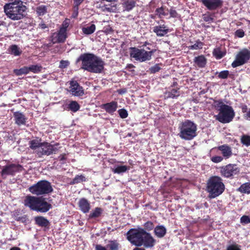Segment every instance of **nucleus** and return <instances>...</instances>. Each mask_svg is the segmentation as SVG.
I'll return each mask as SVG.
<instances>
[{
  "instance_id": "f257e3e1",
  "label": "nucleus",
  "mask_w": 250,
  "mask_h": 250,
  "mask_svg": "<svg viewBox=\"0 0 250 250\" xmlns=\"http://www.w3.org/2000/svg\"><path fill=\"white\" fill-rule=\"evenodd\" d=\"M127 240L137 247L143 246L146 249H151L155 245L156 240L151 234L143 228L131 229L126 233Z\"/></svg>"
},
{
  "instance_id": "f03ea898",
  "label": "nucleus",
  "mask_w": 250,
  "mask_h": 250,
  "mask_svg": "<svg viewBox=\"0 0 250 250\" xmlns=\"http://www.w3.org/2000/svg\"><path fill=\"white\" fill-rule=\"evenodd\" d=\"M80 62H82V69L94 73H101L105 65L101 58L90 53L81 54L76 60L77 63Z\"/></svg>"
},
{
  "instance_id": "7ed1b4c3",
  "label": "nucleus",
  "mask_w": 250,
  "mask_h": 250,
  "mask_svg": "<svg viewBox=\"0 0 250 250\" xmlns=\"http://www.w3.org/2000/svg\"><path fill=\"white\" fill-rule=\"evenodd\" d=\"M8 2L3 6L7 17L13 21L22 19L25 17L27 8L21 0H8Z\"/></svg>"
},
{
  "instance_id": "20e7f679",
  "label": "nucleus",
  "mask_w": 250,
  "mask_h": 250,
  "mask_svg": "<svg viewBox=\"0 0 250 250\" xmlns=\"http://www.w3.org/2000/svg\"><path fill=\"white\" fill-rule=\"evenodd\" d=\"M24 205L30 210L41 213L48 211L52 207V205L47 202L42 196L27 195L23 200Z\"/></svg>"
},
{
  "instance_id": "39448f33",
  "label": "nucleus",
  "mask_w": 250,
  "mask_h": 250,
  "mask_svg": "<svg viewBox=\"0 0 250 250\" xmlns=\"http://www.w3.org/2000/svg\"><path fill=\"white\" fill-rule=\"evenodd\" d=\"M213 105L215 108L219 111L215 115L216 120L223 124L231 122L235 116V112L231 106L226 104L222 99L213 100Z\"/></svg>"
},
{
  "instance_id": "423d86ee",
  "label": "nucleus",
  "mask_w": 250,
  "mask_h": 250,
  "mask_svg": "<svg viewBox=\"0 0 250 250\" xmlns=\"http://www.w3.org/2000/svg\"><path fill=\"white\" fill-rule=\"evenodd\" d=\"M223 180L218 176H212L207 182L206 191L209 199H214L221 195L225 191Z\"/></svg>"
},
{
  "instance_id": "0eeeda50",
  "label": "nucleus",
  "mask_w": 250,
  "mask_h": 250,
  "mask_svg": "<svg viewBox=\"0 0 250 250\" xmlns=\"http://www.w3.org/2000/svg\"><path fill=\"white\" fill-rule=\"evenodd\" d=\"M179 137L185 140H191L197 136V125L189 120L182 122L179 126Z\"/></svg>"
},
{
  "instance_id": "6e6552de",
  "label": "nucleus",
  "mask_w": 250,
  "mask_h": 250,
  "mask_svg": "<svg viewBox=\"0 0 250 250\" xmlns=\"http://www.w3.org/2000/svg\"><path fill=\"white\" fill-rule=\"evenodd\" d=\"M30 192L34 195L40 196L51 193L53 189L51 183L47 180H41L28 188Z\"/></svg>"
},
{
  "instance_id": "1a4fd4ad",
  "label": "nucleus",
  "mask_w": 250,
  "mask_h": 250,
  "mask_svg": "<svg viewBox=\"0 0 250 250\" xmlns=\"http://www.w3.org/2000/svg\"><path fill=\"white\" fill-rule=\"evenodd\" d=\"M129 49L130 57L140 62L150 60L152 55L156 51V49H152L147 51L144 49H139L135 47H130Z\"/></svg>"
},
{
  "instance_id": "9d476101",
  "label": "nucleus",
  "mask_w": 250,
  "mask_h": 250,
  "mask_svg": "<svg viewBox=\"0 0 250 250\" xmlns=\"http://www.w3.org/2000/svg\"><path fill=\"white\" fill-rule=\"evenodd\" d=\"M24 169L20 164L11 163L3 167L0 174L3 179L7 175L14 176L16 173L22 172Z\"/></svg>"
},
{
  "instance_id": "9b49d317",
  "label": "nucleus",
  "mask_w": 250,
  "mask_h": 250,
  "mask_svg": "<svg viewBox=\"0 0 250 250\" xmlns=\"http://www.w3.org/2000/svg\"><path fill=\"white\" fill-rule=\"evenodd\" d=\"M250 59V50L244 48L237 54L235 60L232 62L231 66L236 68L246 63Z\"/></svg>"
},
{
  "instance_id": "f8f14e48",
  "label": "nucleus",
  "mask_w": 250,
  "mask_h": 250,
  "mask_svg": "<svg viewBox=\"0 0 250 250\" xmlns=\"http://www.w3.org/2000/svg\"><path fill=\"white\" fill-rule=\"evenodd\" d=\"M58 149L53 145L47 142L42 143L39 149L36 150V153L39 157H42L43 155L49 156L51 154L55 153Z\"/></svg>"
},
{
  "instance_id": "ddd939ff",
  "label": "nucleus",
  "mask_w": 250,
  "mask_h": 250,
  "mask_svg": "<svg viewBox=\"0 0 250 250\" xmlns=\"http://www.w3.org/2000/svg\"><path fill=\"white\" fill-rule=\"evenodd\" d=\"M239 168L235 164H228L220 167V173L225 178H231L239 173Z\"/></svg>"
},
{
  "instance_id": "4468645a",
  "label": "nucleus",
  "mask_w": 250,
  "mask_h": 250,
  "mask_svg": "<svg viewBox=\"0 0 250 250\" xmlns=\"http://www.w3.org/2000/svg\"><path fill=\"white\" fill-rule=\"evenodd\" d=\"M199 1L209 11L216 10L223 5V0H199Z\"/></svg>"
},
{
  "instance_id": "2eb2a0df",
  "label": "nucleus",
  "mask_w": 250,
  "mask_h": 250,
  "mask_svg": "<svg viewBox=\"0 0 250 250\" xmlns=\"http://www.w3.org/2000/svg\"><path fill=\"white\" fill-rule=\"evenodd\" d=\"M69 92L73 96L81 97L84 95V90L76 81L70 82Z\"/></svg>"
},
{
  "instance_id": "dca6fc26",
  "label": "nucleus",
  "mask_w": 250,
  "mask_h": 250,
  "mask_svg": "<svg viewBox=\"0 0 250 250\" xmlns=\"http://www.w3.org/2000/svg\"><path fill=\"white\" fill-rule=\"evenodd\" d=\"M67 37V33L59 30L58 32L52 33L50 40L52 43L64 42Z\"/></svg>"
},
{
  "instance_id": "f3484780",
  "label": "nucleus",
  "mask_w": 250,
  "mask_h": 250,
  "mask_svg": "<svg viewBox=\"0 0 250 250\" xmlns=\"http://www.w3.org/2000/svg\"><path fill=\"white\" fill-rule=\"evenodd\" d=\"M175 84H177V83H174L171 86V87L169 88V90L164 93L165 99L169 98L175 99L180 96L179 88L178 87H174Z\"/></svg>"
},
{
  "instance_id": "a211bd4d",
  "label": "nucleus",
  "mask_w": 250,
  "mask_h": 250,
  "mask_svg": "<svg viewBox=\"0 0 250 250\" xmlns=\"http://www.w3.org/2000/svg\"><path fill=\"white\" fill-rule=\"evenodd\" d=\"M101 107L108 114L113 115L118 108V103L116 101H112L102 104Z\"/></svg>"
},
{
  "instance_id": "6ab92c4d",
  "label": "nucleus",
  "mask_w": 250,
  "mask_h": 250,
  "mask_svg": "<svg viewBox=\"0 0 250 250\" xmlns=\"http://www.w3.org/2000/svg\"><path fill=\"white\" fill-rule=\"evenodd\" d=\"M153 32L155 33L158 37H164L167 35L169 31L167 25L161 24L153 27Z\"/></svg>"
},
{
  "instance_id": "aec40b11",
  "label": "nucleus",
  "mask_w": 250,
  "mask_h": 250,
  "mask_svg": "<svg viewBox=\"0 0 250 250\" xmlns=\"http://www.w3.org/2000/svg\"><path fill=\"white\" fill-rule=\"evenodd\" d=\"M78 205L80 209L84 213H88L91 208L89 202L84 198H81Z\"/></svg>"
},
{
  "instance_id": "412c9836",
  "label": "nucleus",
  "mask_w": 250,
  "mask_h": 250,
  "mask_svg": "<svg viewBox=\"0 0 250 250\" xmlns=\"http://www.w3.org/2000/svg\"><path fill=\"white\" fill-rule=\"evenodd\" d=\"M12 217L17 221L26 223L28 221L27 215H21L20 209H16L12 212Z\"/></svg>"
},
{
  "instance_id": "4be33fe9",
  "label": "nucleus",
  "mask_w": 250,
  "mask_h": 250,
  "mask_svg": "<svg viewBox=\"0 0 250 250\" xmlns=\"http://www.w3.org/2000/svg\"><path fill=\"white\" fill-rule=\"evenodd\" d=\"M13 116L16 124L19 126L25 125L27 118L20 111L15 112Z\"/></svg>"
},
{
  "instance_id": "5701e85b",
  "label": "nucleus",
  "mask_w": 250,
  "mask_h": 250,
  "mask_svg": "<svg viewBox=\"0 0 250 250\" xmlns=\"http://www.w3.org/2000/svg\"><path fill=\"white\" fill-rule=\"evenodd\" d=\"M194 64L199 68H204L207 62V59L203 55L195 57L193 59Z\"/></svg>"
},
{
  "instance_id": "b1692460",
  "label": "nucleus",
  "mask_w": 250,
  "mask_h": 250,
  "mask_svg": "<svg viewBox=\"0 0 250 250\" xmlns=\"http://www.w3.org/2000/svg\"><path fill=\"white\" fill-rule=\"evenodd\" d=\"M35 224L39 227L48 228L50 225L49 221L45 217L38 216L35 217Z\"/></svg>"
},
{
  "instance_id": "393cba45",
  "label": "nucleus",
  "mask_w": 250,
  "mask_h": 250,
  "mask_svg": "<svg viewBox=\"0 0 250 250\" xmlns=\"http://www.w3.org/2000/svg\"><path fill=\"white\" fill-rule=\"evenodd\" d=\"M218 149L222 152L223 156L226 158H229L232 155L231 147L227 145L219 146Z\"/></svg>"
},
{
  "instance_id": "a878e982",
  "label": "nucleus",
  "mask_w": 250,
  "mask_h": 250,
  "mask_svg": "<svg viewBox=\"0 0 250 250\" xmlns=\"http://www.w3.org/2000/svg\"><path fill=\"white\" fill-rule=\"evenodd\" d=\"M154 232L157 237L162 238L166 235L167 229L164 226H157L154 228Z\"/></svg>"
},
{
  "instance_id": "bb28decb",
  "label": "nucleus",
  "mask_w": 250,
  "mask_h": 250,
  "mask_svg": "<svg viewBox=\"0 0 250 250\" xmlns=\"http://www.w3.org/2000/svg\"><path fill=\"white\" fill-rule=\"evenodd\" d=\"M48 6L45 5H38L35 9V12L38 17H42L48 12Z\"/></svg>"
},
{
  "instance_id": "cd10ccee",
  "label": "nucleus",
  "mask_w": 250,
  "mask_h": 250,
  "mask_svg": "<svg viewBox=\"0 0 250 250\" xmlns=\"http://www.w3.org/2000/svg\"><path fill=\"white\" fill-rule=\"evenodd\" d=\"M226 54V51H223L221 47H216L212 51L213 56L217 59L219 60L223 58Z\"/></svg>"
},
{
  "instance_id": "c85d7f7f",
  "label": "nucleus",
  "mask_w": 250,
  "mask_h": 250,
  "mask_svg": "<svg viewBox=\"0 0 250 250\" xmlns=\"http://www.w3.org/2000/svg\"><path fill=\"white\" fill-rule=\"evenodd\" d=\"M9 53L15 56H20L22 53V51L20 48L16 44L10 45L8 48Z\"/></svg>"
},
{
  "instance_id": "c756f323",
  "label": "nucleus",
  "mask_w": 250,
  "mask_h": 250,
  "mask_svg": "<svg viewBox=\"0 0 250 250\" xmlns=\"http://www.w3.org/2000/svg\"><path fill=\"white\" fill-rule=\"evenodd\" d=\"M120 246L117 240H109L105 248L108 250H119Z\"/></svg>"
},
{
  "instance_id": "7c9ffc66",
  "label": "nucleus",
  "mask_w": 250,
  "mask_h": 250,
  "mask_svg": "<svg viewBox=\"0 0 250 250\" xmlns=\"http://www.w3.org/2000/svg\"><path fill=\"white\" fill-rule=\"evenodd\" d=\"M87 180V178L83 175H76L74 178H73L70 182V184L71 185L78 184L79 183L85 182Z\"/></svg>"
},
{
  "instance_id": "2f4dec72",
  "label": "nucleus",
  "mask_w": 250,
  "mask_h": 250,
  "mask_svg": "<svg viewBox=\"0 0 250 250\" xmlns=\"http://www.w3.org/2000/svg\"><path fill=\"white\" fill-rule=\"evenodd\" d=\"M103 209L100 207H96L95 209L89 214V219H93L99 217L103 213Z\"/></svg>"
},
{
  "instance_id": "473e14b6",
  "label": "nucleus",
  "mask_w": 250,
  "mask_h": 250,
  "mask_svg": "<svg viewBox=\"0 0 250 250\" xmlns=\"http://www.w3.org/2000/svg\"><path fill=\"white\" fill-rule=\"evenodd\" d=\"M237 190L242 193H250V182L242 184Z\"/></svg>"
},
{
  "instance_id": "72a5a7b5",
  "label": "nucleus",
  "mask_w": 250,
  "mask_h": 250,
  "mask_svg": "<svg viewBox=\"0 0 250 250\" xmlns=\"http://www.w3.org/2000/svg\"><path fill=\"white\" fill-rule=\"evenodd\" d=\"M136 2L133 0H126L123 3L125 9L127 11H130L135 6Z\"/></svg>"
},
{
  "instance_id": "f704fd0d",
  "label": "nucleus",
  "mask_w": 250,
  "mask_h": 250,
  "mask_svg": "<svg viewBox=\"0 0 250 250\" xmlns=\"http://www.w3.org/2000/svg\"><path fill=\"white\" fill-rule=\"evenodd\" d=\"M129 169V167L126 166H118L113 168L112 171L114 173L121 174L125 172Z\"/></svg>"
},
{
  "instance_id": "c9c22d12",
  "label": "nucleus",
  "mask_w": 250,
  "mask_h": 250,
  "mask_svg": "<svg viewBox=\"0 0 250 250\" xmlns=\"http://www.w3.org/2000/svg\"><path fill=\"white\" fill-rule=\"evenodd\" d=\"M96 30V26L94 24H92L90 26L87 27H83L82 28V31L84 34L90 35L93 33Z\"/></svg>"
},
{
  "instance_id": "e433bc0d",
  "label": "nucleus",
  "mask_w": 250,
  "mask_h": 250,
  "mask_svg": "<svg viewBox=\"0 0 250 250\" xmlns=\"http://www.w3.org/2000/svg\"><path fill=\"white\" fill-rule=\"evenodd\" d=\"M68 108L71 111L76 112L80 109V106L77 102L72 101L68 104Z\"/></svg>"
},
{
  "instance_id": "4c0bfd02",
  "label": "nucleus",
  "mask_w": 250,
  "mask_h": 250,
  "mask_svg": "<svg viewBox=\"0 0 250 250\" xmlns=\"http://www.w3.org/2000/svg\"><path fill=\"white\" fill-rule=\"evenodd\" d=\"M204 45V42H202L200 41V40L198 39L195 41V42L194 44L188 46V48L190 50L201 49H202Z\"/></svg>"
},
{
  "instance_id": "58836bf2",
  "label": "nucleus",
  "mask_w": 250,
  "mask_h": 250,
  "mask_svg": "<svg viewBox=\"0 0 250 250\" xmlns=\"http://www.w3.org/2000/svg\"><path fill=\"white\" fill-rule=\"evenodd\" d=\"M40 141H40L38 140H32L30 141L29 143L30 148L36 150L39 149V147H40L42 143L40 142Z\"/></svg>"
},
{
  "instance_id": "ea45409f",
  "label": "nucleus",
  "mask_w": 250,
  "mask_h": 250,
  "mask_svg": "<svg viewBox=\"0 0 250 250\" xmlns=\"http://www.w3.org/2000/svg\"><path fill=\"white\" fill-rule=\"evenodd\" d=\"M14 73L17 76L26 75L28 73L27 66H23L20 69H15L14 70Z\"/></svg>"
},
{
  "instance_id": "a19ab883",
  "label": "nucleus",
  "mask_w": 250,
  "mask_h": 250,
  "mask_svg": "<svg viewBox=\"0 0 250 250\" xmlns=\"http://www.w3.org/2000/svg\"><path fill=\"white\" fill-rule=\"evenodd\" d=\"M42 66L39 65H31L29 66H27V70L28 73L29 72H33L34 73H37L41 71Z\"/></svg>"
},
{
  "instance_id": "79ce46f5",
  "label": "nucleus",
  "mask_w": 250,
  "mask_h": 250,
  "mask_svg": "<svg viewBox=\"0 0 250 250\" xmlns=\"http://www.w3.org/2000/svg\"><path fill=\"white\" fill-rule=\"evenodd\" d=\"M241 143L246 146H250V136L243 135L240 138Z\"/></svg>"
},
{
  "instance_id": "37998d69",
  "label": "nucleus",
  "mask_w": 250,
  "mask_h": 250,
  "mask_svg": "<svg viewBox=\"0 0 250 250\" xmlns=\"http://www.w3.org/2000/svg\"><path fill=\"white\" fill-rule=\"evenodd\" d=\"M203 20L206 22H212L214 21L213 18L211 16V14L209 12L202 15Z\"/></svg>"
},
{
  "instance_id": "c03bdc74",
  "label": "nucleus",
  "mask_w": 250,
  "mask_h": 250,
  "mask_svg": "<svg viewBox=\"0 0 250 250\" xmlns=\"http://www.w3.org/2000/svg\"><path fill=\"white\" fill-rule=\"evenodd\" d=\"M155 13L160 18H161L163 16H165L168 14L167 12H165V8L163 6L157 8L155 10Z\"/></svg>"
},
{
  "instance_id": "a18cd8bd",
  "label": "nucleus",
  "mask_w": 250,
  "mask_h": 250,
  "mask_svg": "<svg viewBox=\"0 0 250 250\" xmlns=\"http://www.w3.org/2000/svg\"><path fill=\"white\" fill-rule=\"evenodd\" d=\"M144 229L146 231H149L152 230L154 228V225L153 222L148 221L146 222L144 225Z\"/></svg>"
},
{
  "instance_id": "49530a36",
  "label": "nucleus",
  "mask_w": 250,
  "mask_h": 250,
  "mask_svg": "<svg viewBox=\"0 0 250 250\" xmlns=\"http://www.w3.org/2000/svg\"><path fill=\"white\" fill-rule=\"evenodd\" d=\"M161 65H162V63H157L150 67L149 70L150 73L154 74L159 72L161 69V67L160 66Z\"/></svg>"
},
{
  "instance_id": "de8ad7c7",
  "label": "nucleus",
  "mask_w": 250,
  "mask_h": 250,
  "mask_svg": "<svg viewBox=\"0 0 250 250\" xmlns=\"http://www.w3.org/2000/svg\"><path fill=\"white\" fill-rule=\"evenodd\" d=\"M104 10L108 12H115L117 10L116 4H114L112 5H111L109 6L105 5L104 6Z\"/></svg>"
},
{
  "instance_id": "09e8293b",
  "label": "nucleus",
  "mask_w": 250,
  "mask_h": 250,
  "mask_svg": "<svg viewBox=\"0 0 250 250\" xmlns=\"http://www.w3.org/2000/svg\"><path fill=\"white\" fill-rule=\"evenodd\" d=\"M118 112L120 117L122 119L127 118L128 115L127 110L124 108L119 109Z\"/></svg>"
},
{
  "instance_id": "8fccbe9b",
  "label": "nucleus",
  "mask_w": 250,
  "mask_h": 250,
  "mask_svg": "<svg viewBox=\"0 0 250 250\" xmlns=\"http://www.w3.org/2000/svg\"><path fill=\"white\" fill-rule=\"evenodd\" d=\"M226 250H241V246L237 244H233L228 246Z\"/></svg>"
},
{
  "instance_id": "3c124183",
  "label": "nucleus",
  "mask_w": 250,
  "mask_h": 250,
  "mask_svg": "<svg viewBox=\"0 0 250 250\" xmlns=\"http://www.w3.org/2000/svg\"><path fill=\"white\" fill-rule=\"evenodd\" d=\"M229 71L228 70H223L221 71L218 75V77L220 79H225L228 77Z\"/></svg>"
},
{
  "instance_id": "603ef678",
  "label": "nucleus",
  "mask_w": 250,
  "mask_h": 250,
  "mask_svg": "<svg viewBox=\"0 0 250 250\" xmlns=\"http://www.w3.org/2000/svg\"><path fill=\"white\" fill-rule=\"evenodd\" d=\"M245 35V32L242 29H239L234 32L235 36L240 38L244 37Z\"/></svg>"
},
{
  "instance_id": "864d4df0",
  "label": "nucleus",
  "mask_w": 250,
  "mask_h": 250,
  "mask_svg": "<svg viewBox=\"0 0 250 250\" xmlns=\"http://www.w3.org/2000/svg\"><path fill=\"white\" fill-rule=\"evenodd\" d=\"M84 0H73L74 1V8L77 12L79 9V6L83 2Z\"/></svg>"
},
{
  "instance_id": "5fc2aeb1",
  "label": "nucleus",
  "mask_w": 250,
  "mask_h": 250,
  "mask_svg": "<svg viewBox=\"0 0 250 250\" xmlns=\"http://www.w3.org/2000/svg\"><path fill=\"white\" fill-rule=\"evenodd\" d=\"M240 222L241 223L248 224L250 223V217L249 216L243 215L241 217Z\"/></svg>"
},
{
  "instance_id": "6e6d98bb",
  "label": "nucleus",
  "mask_w": 250,
  "mask_h": 250,
  "mask_svg": "<svg viewBox=\"0 0 250 250\" xmlns=\"http://www.w3.org/2000/svg\"><path fill=\"white\" fill-rule=\"evenodd\" d=\"M68 26L69 23L66 21H63L62 24V26L60 27L59 30L65 33H67L66 31Z\"/></svg>"
},
{
  "instance_id": "4d7b16f0",
  "label": "nucleus",
  "mask_w": 250,
  "mask_h": 250,
  "mask_svg": "<svg viewBox=\"0 0 250 250\" xmlns=\"http://www.w3.org/2000/svg\"><path fill=\"white\" fill-rule=\"evenodd\" d=\"M223 160V158L220 156H215L211 158V161L215 163L221 162Z\"/></svg>"
},
{
  "instance_id": "13d9d810",
  "label": "nucleus",
  "mask_w": 250,
  "mask_h": 250,
  "mask_svg": "<svg viewBox=\"0 0 250 250\" xmlns=\"http://www.w3.org/2000/svg\"><path fill=\"white\" fill-rule=\"evenodd\" d=\"M63 52L62 49V47L61 45H57L53 48V50L52 52L54 53H59L62 54Z\"/></svg>"
},
{
  "instance_id": "bf43d9fd",
  "label": "nucleus",
  "mask_w": 250,
  "mask_h": 250,
  "mask_svg": "<svg viewBox=\"0 0 250 250\" xmlns=\"http://www.w3.org/2000/svg\"><path fill=\"white\" fill-rule=\"evenodd\" d=\"M38 28L42 30L46 28L48 29V25H47L43 20H42L41 22L38 25Z\"/></svg>"
},
{
  "instance_id": "052dcab7",
  "label": "nucleus",
  "mask_w": 250,
  "mask_h": 250,
  "mask_svg": "<svg viewBox=\"0 0 250 250\" xmlns=\"http://www.w3.org/2000/svg\"><path fill=\"white\" fill-rule=\"evenodd\" d=\"M58 159L61 162V163L62 164H64V163H65V161L67 159L66 154L63 153V154H61L59 156Z\"/></svg>"
},
{
  "instance_id": "680f3d73",
  "label": "nucleus",
  "mask_w": 250,
  "mask_h": 250,
  "mask_svg": "<svg viewBox=\"0 0 250 250\" xmlns=\"http://www.w3.org/2000/svg\"><path fill=\"white\" fill-rule=\"evenodd\" d=\"M169 14L170 15V17L172 18H177L178 16V14L177 12V11L172 8H171L169 10Z\"/></svg>"
},
{
  "instance_id": "e2e57ef3",
  "label": "nucleus",
  "mask_w": 250,
  "mask_h": 250,
  "mask_svg": "<svg viewBox=\"0 0 250 250\" xmlns=\"http://www.w3.org/2000/svg\"><path fill=\"white\" fill-rule=\"evenodd\" d=\"M68 62L67 61L62 60L60 62V67L62 68H66L68 65Z\"/></svg>"
},
{
  "instance_id": "0e129e2a",
  "label": "nucleus",
  "mask_w": 250,
  "mask_h": 250,
  "mask_svg": "<svg viewBox=\"0 0 250 250\" xmlns=\"http://www.w3.org/2000/svg\"><path fill=\"white\" fill-rule=\"evenodd\" d=\"M239 107L241 108L243 113H246L248 112V107L247 105L242 104H241Z\"/></svg>"
},
{
  "instance_id": "69168bd1",
  "label": "nucleus",
  "mask_w": 250,
  "mask_h": 250,
  "mask_svg": "<svg viewBox=\"0 0 250 250\" xmlns=\"http://www.w3.org/2000/svg\"><path fill=\"white\" fill-rule=\"evenodd\" d=\"M95 250H107L106 248L101 245H96Z\"/></svg>"
},
{
  "instance_id": "338daca9",
  "label": "nucleus",
  "mask_w": 250,
  "mask_h": 250,
  "mask_svg": "<svg viewBox=\"0 0 250 250\" xmlns=\"http://www.w3.org/2000/svg\"><path fill=\"white\" fill-rule=\"evenodd\" d=\"M244 117L246 119L250 120V110L244 115Z\"/></svg>"
},
{
  "instance_id": "774afa93",
  "label": "nucleus",
  "mask_w": 250,
  "mask_h": 250,
  "mask_svg": "<svg viewBox=\"0 0 250 250\" xmlns=\"http://www.w3.org/2000/svg\"><path fill=\"white\" fill-rule=\"evenodd\" d=\"M126 92V89L125 88L120 89L118 90V92L120 94H123Z\"/></svg>"
}]
</instances>
